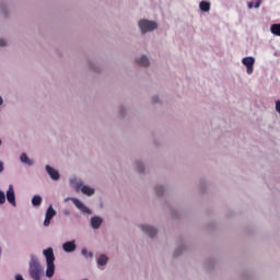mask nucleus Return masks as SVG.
Returning <instances> with one entry per match:
<instances>
[{"label":"nucleus","mask_w":280,"mask_h":280,"mask_svg":"<svg viewBox=\"0 0 280 280\" xmlns=\"http://www.w3.org/2000/svg\"><path fill=\"white\" fill-rule=\"evenodd\" d=\"M44 256L46 257V264H47V270H46V277L48 279H51L56 272V265L54 261H56V256H54V248L48 247L47 249H44Z\"/></svg>","instance_id":"1"},{"label":"nucleus","mask_w":280,"mask_h":280,"mask_svg":"<svg viewBox=\"0 0 280 280\" xmlns=\"http://www.w3.org/2000/svg\"><path fill=\"white\" fill-rule=\"evenodd\" d=\"M40 272H43V269L40 268V264L38 262V259L35 257H32L30 262V275L33 280H40Z\"/></svg>","instance_id":"2"},{"label":"nucleus","mask_w":280,"mask_h":280,"mask_svg":"<svg viewBox=\"0 0 280 280\" xmlns=\"http://www.w3.org/2000/svg\"><path fill=\"white\" fill-rule=\"evenodd\" d=\"M139 27L142 32V34H145L147 32H153V30H156L159 27L155 22L150 20H141L139 22Z\"/></svg>","instance_id":"3"},{"label":"nucleus","mask_w":280,"mask_h":280,"mask_svg":"<svg viewBox=\"0 0 280 280\" xmlns=\"http://www.w3.org/2000/svg\"><path fill=\"white\" fill-rule=\"evenodd\" d=\"M56 215V210H54V207L49 206L47 211H46V218L44 220V226H49L51 224V220Z\"/></svg>","instance_id":"4"},{"label":"nucleus","mask_w":280,"mask_h":280,"mask_svg":"<svg viewBox=\"0 0 280 280\" xmlns=\"http://www.w3.org/2000/svg\"><path fill=\"white\" fill-rule=\"evenodd\" d=\"M243 65L246 67L248 75H250L253 73V67L255 65V58L245 57L243 59Z\"/></svg>","instance_id":"5"},{"label":"nucleus","mask_w":280,"mask_h":280,"mask_svg":"<svg viewBox=\"0 0 280 280\" xmlns=\"http://www.w3.org/2000/svg\"><path fill=\"white\" fill-rule=\"evenodd\" d=\"M7 200L10 205L16 206V197L14 195V188L12 186L9 187L7 191Z\"/></svg>","instance_id":"6"},{"label":"nucleus","mask_w":280,"mask_h":280,"mask_svg":"<svg viewBox=\"0 0 280 280\" xmlns=\"http://www.w3.org/2000/svg\"><path fill=\"white\" fill-rule=\"evenodd\" d=\"M46 172L52 180H58L60 178V173L49 165H46Z\"/></svg>","instance_id":"7"},{"label":"nucleus","mask_w":280,"mask_h":280,"mask_svg":"<svg viewBox=\"0 0 280 280\" xmlns=\"http://www.w3.org/2000/svg\"><path fill=\"white\" fill-rule=\"evenodd\" d=\"M73 205L79 208L82 213H91V210H89V208H86V206H84L80 199H73Z\"/></svg>","instance_id":"8"},{"label":"nucleus","mask_w":280,"mask_h":280,"mask_svg":"<svg viewBox=\"0 0 280 280\" xmlns=\"http://www.w3.org/2000/svg\"><path fill=\"white\" fill-rule=\"evenodd\" d=\"M142 231L149 235V237H154L156 235V230L150 225H141Z\"/></svg>","instance_id":"9"},{"label":"nucleus","mask_w":280,"mask_h":280,"mask_svg":"<svg viewBox=\"0 0 280 280\" xmlns=\"http://www.w3.org/2000/svg\"><path fill=\"white\" fill-rule=\"evenodd\" d=\"M75 242L71 241V242H66L62 246L63 250L66 253H73V250H75Z\"/></svg>","instance_id":"10"},{"label":"nucleus","mask_w":280,"mask_h":280,"mask_svg":"<svg viewBox=\"0 0 280 280\" xmlns=\"http://www.w3.org/2000/svg\"><path fill=\"white\" fill-rule=\"evenodd\" d=\"M91 226L94 229H100V226H102V218L93 217L91 219Z\"/></svg>","instance_id":"11"},{"label":"nucleus","mask_w":280,"mask_h":280,"mask_svg":"<svg viewBox=\"0 0 280 280\" xmlns=\"http://www.w3.org/2000/svg\"><path fill=\"white\" fill-rule=\"evenodd\" d=\"M137 65H140L141 67H149L150 66V59H148L145 56H142L139 59H136Z\"/></svg>","instance_id":"12"},{"label":"nucleus","mask_w":280,"mask_h":280,"mask_svg":"<svg viewBox=\"0 0 280 280\" xmlns=\"http://www.w3.org/2000/svg\"><path fill=\"white\" fill-rule=\"evenodd\" d=\"M199 8L201 12H209V10H211V3L207 1H201Z\"/></svg>","instance_id":"13"},{"label":"nucleus","mask_w":280,"mask_h":280,"mask_svg":"<svg viewBox=\"0 0 280 280\" xmlns=\"http://www.w3.org/2000/svg\"><path fill=\"white\" fill-rule=\"evenodd\" d=\"M81 191L85 196H93V194H95V189H93V188H91L89 186H82Z\"/></svg>","instance_id":"14"},{"label":"nucleus","mask_w":280,"mask_h":280,"mask_svg":"<svg viewBox=\"0 0 280 280\" xmlns=\"http://www.w3.org/2000/svg\"><path fill=\"white\" fill-rule=\"evenodd\" d=\"M270 32L271 34H273L275 36H280V23L279 24H272L270 26Z\"/></svg>","instance_id":"15"},{"label":"nucleus","mask_w":280,"mask_h":280,"mask_svg":"<svg viewBox=\"0 0 280 280\" xmlns=\"http://www.w3.org/2000/svg\"><path fill=\"white\" fill-rule=\"evenodd\" d=\"M20 160L22 161V163H25V165H34V162L30 160V158H27V154L25 153L21 154Z\"/></svg>","instance_id":"16"},{"label":"nucleus","mask_w":280,"mask_h":280,"mask_svg":"<svg viewBox=\"0 0 280 280\" xmlns=\"http://www.w3.org/2000/svg\"><path fill=\"white\" fill-rule=\"evenodd\" d=\"M42 202H43V198H40V196L38 195L34 196L32 199L33 207H40Z\"/></svg>","instance_id":"17"},{"label":"nucleus","mask_w":280,"mask_h":280,"mask_svg":"<svg viewBox=\"0 0 280 280\" xmlns=\"http://www.w3.org/2000/svg\"><path fill=\"white\" fill-rule=\"evenodd\" d=\"M98 266H106L108 264V256L107 255H101L97 260Z\"/></svg>","instance_id":"18"},{"label":"nucleus","mask_w":280,"mask_h":280,"mask_svg":"<svg viewBox=\"0 0 280 280\" xmlns=\"http://www.w3.org/2000/svg\"><path fill=\"white\" fill-rule=\"evenodd\" d=\"M261 5V0H257L256 2H248V8L252 10V8H259Z\"/></svg>","instance_id":"19"},{"label":"nucleus","mask_w":280,"mask_h":280,"mask_svg":"<svg viewBox=\"0 0 280 280\" xmlns=\"http://www.w3.org/2000/svg\"><path fill=\"white\" fill-rule=\"evenodd\" d=\"M81 253H82V256L83 257H93V253H89V250H86V248H83L82 250H81Z\"/></svg>","instance_id":"20"},{"label":"nucleus","mask_w":280,"mask_h":280,"mask_svg":"<svg viewBox=\"0 0 280 280\" xmlns=\"http://www.w3.org/2000/svg\"><path fill=\"white\" fill-rule=\"evenodd\" d=\"M4 203H5V194L0 190V205H4Z\"/></svg>","instance_id":"21"},{"label":"nucleus","mask_w":280,"mask_h":280,"mask_svg":"<svg viewBox=\"0 0 280 280\" xmlns=\"http://www.w3.org/2000/svg\"><path fill=\"white\" fill-rule=\"evenodd\" d=\"M138 172L143 173V164L141 162L137 163Z\"/></svg>","instance_id":"22"},{"label":"nucleus","mask_w":280,"mask_h":280,"mask_svg":"<svg viewBox=\"0 0 280 280\" xmlns=\"http://www.w3.org/2000/svg\"><path fill=\"white\" fill-rule=\"evenodd\" d=\"M276 110L280 115V101H276Z\"/></svg>","instance_id":"23"},{"label":"nucleus","mask_w":280,"mask_h":280,"mask_svg":"<svg viewBox=\"0 0 280 280\" xmlns=\"http://www.w3.org/2000/svg\"><path fill=\"white\" fill-rule=\"evenodd\" d=\"M7 43L4 39H0V47H5Z\"/></svg>","instance_id":"24"},{"label":"nucleus","mask_w":280,"mask_h":280,"mask_svg":"<svg viewBox=\"0 0 280 280\" xmlns=\"http://www.w3.org/2000/svg\"><path fill=\"white\" fill-rule=\"evenodd\" d=\"M15 280H25V279H23V276L18 275V276H15Z\"/></svg>","instance_id":"25"},{"label":"nucleus","mask_w":280,"mask_h":280,"mask_svg":"<svg viewBox=\"0 0 280 280\" xmlns=\"http://www.w3.org/2000/svg\"><path fill=\"white\" fill-rule=\"evenodd\" d=\"M0 172H3V162H0Z\"/></svg>","instance_id":"26"},{"label":"nucleus","mask_w":280,"mask_h":280,"mask_svg":"<svg viewBox=\"0 0 280 280\" xmlns=\"http://www.w3.org/2000/svg\"><path fill=\"white\" fill-rule=\"evenodd\" d=\"M156 191H158V194H161V191H163V188L160 187V190H159V188H156Z\"/></svg>","instance_id":"27"},{"label":"nucleus","mask_w":280,"mask_h":280,"mask_svg":"<svg viewBox=\"0 0 280 280\" xmlns=\"http://www.w3.org/2000/svg\"><path fill=\"white\" fill-rule=\"evenodd\" d=\"M3 104V98L0 96V106Z\"/></svg>","instance_id":"28"},{"label":"nucleus","mask_w":280,"mask_h":280,"mask_svg":"<svg viewBox=\"0 0 280 280\" xmlns=\"http://www.w3.org/2000/svg\"><path fill=\"white\" fill-rule=\"evenodd\" d=\"M158 97H153V102L156 103Z\"/></svg>","instance_id":"29"},{"label":"nucleus","mask_w":280,"mask_h":280,"mask_svg":"<svg viewBox=\"0 0 280 280\" xmlns=\"http://www.w3.org/2000/svg\"><path fill=\"white\" fill-rule=\"evenodd\" d=\"M174 255H175V257H178V252H175V254H174Z\"/></svg>","instance_id":"30"},{"label":"nucleus","mask_w":280,"mask_h":280,"mask_svg":"<svg viewBox=\"0 0 280 280\" xmlns=\"http://www.w3.org/2000/svg\"><path fill=\"white\" fill-rule=\"evenodd\" d=\"M1 253H2V249H1V247H0V256H1Z\"/></svg>","instance_id":"31"},{"label":"nucleus","mask_w":280,"mask_h":280,"mask_svg":"<svg viewBox=\"0 0 280 280\" xmlns=\"http://www.w3.org/2000/svg\"><path fill=\"white\" fill-rule=\"evenodd\" d=\"M0 145H1V140H0Z\"/></svg>","instance_id":"32"}]
</instances>
